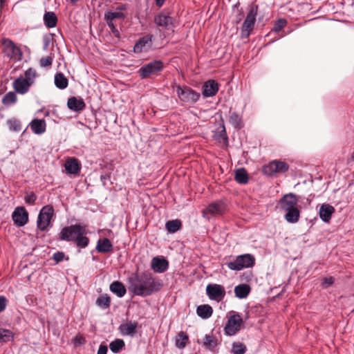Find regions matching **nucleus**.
Masks as SVG:
<instances>
[{"label":"nucleus","mask_w":354,"mask_h":354,"mask_svg":"<svg viewBox=\"0 0 354 354\" xmlns=\"http://www.w3.org/2000/svg\"><path fill=\"white\" fill-rule=\"evenodd\" d=\"M32 86L23 76H19L12 82V87L15 91L19 94L24 95L28 92Z\"/></svg>","instance_id":"18"},{"label":"nucleus","mask_w":354,"mask_h":354,"mask_svg":"<svg viewBox=\"0 0 354 354\" xmlns=\"http://www.w3.org/2000/svg\"><path fill=\"white\" fill-rule=\"evenodd\" d=\"M246 346L241 342H234L232 344V352L233 354H245Z\"/></svg>","instance_id":"42"},{"label":"nucleus","mask_w":354,"mask_h":354,"mask_svg":"<svg viewBox=\"0 0 354 354\" xmlns=\"http://www.w3.org/2000/svg\"><path fill=\"white\" fill-rule=\"evenodd\" d=\"M284 218L288 223H296L299 221L300 218V211L298 207L291 208L290 210L286 211Z\"/></svg>","instance_id":"28"},{"label":"nucleus","mask_w":354,"mask_h":354,"mask_svg":"<svg viewBox=\"0 0 354 354\" xmlns=\"http://www.w3.org/2000/svg\"><path fill=\"white\" fill-rule=\"evenodd\" d=\"M152 35H146L140 37L133 46V51L136 53L148 51L152 46Z\"/></svg>","instance_id":"17"},{"label":"nucleus","mask_w":354,"mask_h":354,"mask_svg":"<svg viewBox=\"0 0 354 354\" xmlns=\"http://www.w3.org/2000/svg\"><path fill=\"white\" fill-rule=\"evenodd\" d=\"M206 294L211 300L221 301L226 292L223 286L217 283H209L206 287Z\"/></svg>","instance_id":"12"},{"label":"nucleus","mask_w":354,"mask_h":354,"mask_svg":"<svg viewBox=\"0 0 354 354\" xmlns=\"http://www.w3.org/2000/svg\"><path fill=\"white\" fill-rule=\"evenodd\" d=\"M243 14L241 13L239 15V17L237 19V21H236V23L239 22L241 20V17H242Z\"/></svg>","instance_id":"57"},{"label":"nucleus","mask_w":354,"mask_h":354,"mask_svg":"<svg viewBox=\"0 0 354 354\" xmlns=\"http://www.w3.org/2000/svg\"><path fill=\"white\" fill-rule=\"evenodd\" d=\"M234 179L239 184H246L249 180L248 171L244 168L237 169L235 171Z\"/></svg>","instance_id":"31"},{"label":"nucleus","mask_w":354,"mask_h":354,"mask_svg":"<svg viewBox=\"0 0 354 354\" xmlns=\"http://www.w3.org/2000/svg\"><path fill=\"white\" fill-rule=\"evenodd\" d=\"M334 278L333 277H324L322 279V286L324 288H327L334 283Z\"/></svg>","instance_id":"48"},{"label":"nucleus","mask_w":354,"mask_h":354,"mask_svg":"<svg viewBox=\"0 0 354 354\" xmlns=\"http://www.w3.org/2000/svg\"><path fill=\"white\" fill-rule=\"evenodd\" d=\"M13 339V334L9 330L0 328V342H6Z\"/></svg>","instance_id":"41"},{"label":"nucleus","mask_w":354,"mask_h":354,"mask_svg":"<svg viewBox=\"0 0 354 354\" xmlns=\"http://www.w3.org/2000/svg\"><path fill=\"white\" fill-rule=\"evenodd\" d=\"M203 346L206 348H213L216 346V340L212 336L205 335L204 338Z\"/></svg>","instance_id":"44"},{"label":"nucleus","mask_w":354,"mask_h":354,"mask_svg":"<svg viewBox=\"0 0 354 354\" xmlns=\"http://www.w3.org/2000/svg\"><path fill=\"white\" fill-rule=\"evenodd\" d=\"M229 121L230 124L236 129L242 128V117L236 112L230 113Z\"/></svg>","instance_id":"36"},{"label":"nucleus","mask_w":354,"mask_h":354,"mask_svg":"<svg viewBox=\"0 0 354 354\" xmlns=\"http://www.w3.org/2000/svg\"><path fill=\"white\" fill-rule=\"evenodd\" d=\"M307 203H308V205H310V203H311V200H310V199L307 198Z\"/></svg>","instance_id":"59"},{"label":"nucleus","mask_w":354,"mask_h":354,"mask_svg":"<svg viewBox=\"0 0 354 354\" xmlns=\"http://www.w3.org/2000/svg\"><path fill=\"white\" fill-rule=\"evenodd\" d=\"M111 297L107 294L100 295L95 301V304L102 309H107L111 306Z\"/></svg>","instance_id":"33"},{"label":"nucleus","mask_w":354,"mask_h":354,"mask_svg":"<svg viewBox=\"0 0 354 354\" xmlns=\"http://www.w3.org/2000/svg\"><path fill=\"white\" fill-rule=\"evenodd\" d=\"M75 342L76 343H78V344H82L84 343L85 340H84V337H82L76 336V337H75Z\"/></svg>","instance_id":"54"},{"label":"nucleus","mask_w":354,"mask_h":354,"mask_svg":"<svg viewBox=\"0 0 354 354\" xmlns=\"http://www.w3.org/2000/svg\"><path fill=\"white\" fill-rule=\"evenodd\" d=\"M44 24L48 28H54L57 23V18L53 12H46L44 15Z\"/></svg>","instance_id":"34"},{"label":"nucleus","mask_w":354,"mask_h":354,"mask_svg":"<svg viewBox=\"0 0 354 354\" xmlns=\"http://www.w3.org/2000/svg\"><path fill=\"white\" fill-rule=\"evenodd\" d=\"M72 3H75L77 0H70Z\"/></svg>","instance_id":"58"},{"label":"nucleus","mask_w":354,"mask_h":354,"mask_svg":"<svg viewBox=\"0 0 354 354\" xmlns=\"http://www.w3.org/2000/svg\"><path fill=\"white\" fill-rule=\"evenodd\" d=\"M335 211V209L332 205L326 203L322 204L319 211V217L324 222L328 223Z\"/></svg>","instance_id":"22"},{"label":"nucleus","mask_w":354,"mask_h":354,"mask_svg":"<svg viewBox=\"0 0 354 354\" xmlns=\"http://www.w3.org/2000/svg\"><path fill=\"white\" fill-rule=\"evenodd\" d=\"M7 299L3 296H0V313L3 312L6 307Z\"/></svg>","instance_id":"50"},{"label":"nucleus","mask_w":354,"mask_h":354,"mask_svg":"<svg viewBox=\"0 0 354 354\" xmlns=\"http://www.w3.org/2000/svg\"><path fill=\"white\" fill-rule=\"evenodd\" d=\"M4 48V53L11 59L20 61L22 58V53L21 49L17 46L14 42L9 39H6L3 41Z\"/></svg>","instance_id":"14"},{"label":"nucleus","mask_w":354,"mask_h":354,"mask_svg":"<svg viewBox=\"0 0 354 354\" xmlns=\"http://www.w3.org/2000/svg\"><path fill=\"white\" fill-rule=\"evenodd\" d=\"M182 227V222L178 219L171 220L166 223L165 228L169 233H175Z\"/></svg>","instance_id":"35"},{"label":"nucleus","mask_w":354,"mask_h":354,"mask_svg":"<svg viewBox=\"0 0 354 354\" xmlns=\"http://www.w3.org/2000/svg\"><path fill=\"white\" fill-rule=\"evenodd\" d=\"M230 314L224 328L225 334L228 336L236 335L241 330L243 324V319L239 313L231 311Z\"/></svg>","instance_id":"6"},{"label":"nucleus","mask_w":354,"mask_h":354,"mask_svg":"<svg viewBox=\"0 0 354 354\" xmlns=\"http://www.w3.org/2000/svg\"><path fill=\"white\" fill-rule=\"evenodd\" d=\"M6 0H0V11L4 7Z\"/></svg>","instance_id":"56"},{"label":"nucleus","mask_w":354,"mask_h":354,"mask_svg":"<svg viewBox=\"0 0 354 354\" xmlns=\"http://www.w3.org/2000/svg\"><path fill=\"white\" fill-rule=\"evenodd\" d=\"M289 169V165L284 161L274 160L262 167V172L268 176H273L277 174H283Z\"/></svg>","instance_id":"7"},{"label":"nucleus","mask_w":354,"mask_h":354,"mask_svg":"<svg viewBox=\"0 0 354 354\" xmlns=\"http://www.w3.org/2000/svg\"><path fill=\"white\" fill-rule=\"evenodd\" d=\"M163 62L160 60H153L147 64L143 65L138 71L141 79H147L151 75L156 74L163 70Z\"/></svg>","instance_id":"10"},{"label":"nucleus","mask_w":354,"mask_h":354,"mask_svg":"<svg viewBox=\"0 0 354 354\" xmlns=\"http://www.w3.org/2000/svg\"><path fill=\"white\" fill-rule=\"evenodd\" d=\"M53 58L50 56L44 57L40 59L39 64L41 67H48L52 65Z\"/></svg>","instance_id":"47"},{"label":"nucleus","mask_w":354,"mask_h":354,"mask_svg":"<svg viewBox=\"0 0 354 354\" xmlns=\"http://www.w3.org/2000/svg\"><path fill=\"white\" fill-rule=\"evenodd\" d=\"M298 200L293 193L283 195L278 201L277 207L281 211L286 212L297 206Z\"/></svg>","instance_id":"13"},{"label":"nucleus","mask_w":354,"mask_h":354,"mask_svg":"<svg viewBox=\"0 0 354 354\" xmlns=\"http://www.w3.org/2000/svg\"><path fill=\"white\" fill-rule=\"evenodd\" d=\"M243 277L246 281H250L252 277V274L250 272H247L243 274Z\"/></svg>","instance_id":"53"},{"label":"nucleus","mask_w":354,"mask_h":354,"mask_svg":"<svg viewBox=\"0 0 354 354\" xmlns=\"http://www.w3.org/2000/svg\"><path fill=\"white\" fill-rule=\"evenodd\" d=\"M137 322H129L127 323L121 324L119 327V330L120 333L123 335H130L133 337L134 335L137 333V327H138Z\"/></svg>","instance_id":"23"},{"label":"nucleus","mask_w":354,"mask_h":354,"mask_svg":"<svg viewBox=\"0 0 354 354\" xmlns=\"http://www.w3.org/2000/svg\"><path fill=\"white\" fill-rule=\"evenodd\" d=\"M37 198V197L36 194L33 192H31L26 193L24 200L26 204L32 205L35 203Z\"/></svg>","instance_id":"46"},{"label":"nucleus","mask_w":354,"mask_h":354,"mask_svg":"<svg viewBox=\"0 0 354 354\" xmlns=\"http://www.w3.org/2000/svg\"><path fill=\"white\" fill-rule=\"evenodd\" d=\"M113 244L107 238L99 239L97 245L96 250L100 253H108L112 252Z\"/></svg>","instance_id":"26"},{"label":"nucleus","mask_w":354,"mask_h":354,"mask_svg":"<svg viewBox=\"0 0 354 354\" xmlns=\"http://www.w3.org/2000/svg\"><path fill=\"white\" fill-rule=\"evenodd\" d=\"M154 23L160 27L170 29L174 26V19L165 10H162L154 17Z\"/></svg>","instance_id":"16"},{"label":"nucleus","mask_w":354,"mask_h":354,"mask_svg":"<svg viewBox=\"0 0 354 354\" xmlns=\"http://www.w3.org/2000/svg\"><path fill=\"white\" fill-rule=\"evenodd\" d=\"M29 125L32 131L37 135L44 133L46 129V121L43 119H34Z\"/></svg>","instance_id":"25"},{"label":"nucleus","mask_w":354,"mask_h":354,"mask_svg":"<svg viewBox=\"0 0 354 354\" xmlns=\"http://www.w3.org/2000/svg\"><path fill=\"white\" fill-rule=\"evenodd\" d=\"M255 264V258L250 254H244L236 257L232 261L226 263L231 270L239 271L244 268H252Z\"/></svg>","instance_id":"3"},{"label":"nucleus","mask_w":354,"mask_h":354,"mask_svg":"<svg viewBox=\"0 0 354 354\" xmlns=\"http://www.w3.org/2000/svg\"><path fill=\"white\" fill-rule=\"evenodd\" d=\"M196 313L201 318L206 319L212 315L213 309L208 304L200 305L196 308Z\"/></svg>","instance_id":"29"},{"label":"nucleus","mask_w":354,"mask_h":354,"mask_svg":"<svg viewBox=\"0 0 354 354\" xmlns=\"http://www.w3.org/2000/svg\"><path fill=\"white\" fill-rule=\"evenodd\" d=\"M218 91V84L214 80H209L205 82L203 86V95L204 97H212Z\"/></svg>","instance_id":"19"},{"label":"nucleus","mask_w":354,"mask_h":354,"mask_svg":"<svg viewBox=\"0 0 354 354\" xmlns=\"http://www.w3.org/2000/svg\"><path fill=\"white\" fill-rule=\"evenodd\" d=\"M53 214L54 209L53 206L46 205L41 208L37 221V227L41 231H45L47 230Z\"/></svg>","instance_id":"9"},{"label":"nucleus","mask_w":354,"mask_h":354,"mask_svg":"<svg viewBox=\"0 0 354 354\" xmlns=\"http://www.w3.org/2000/svg\"><path fill=\"white\" fill-rule=\"evenodd\" d=\"M85 227L79 224L71 225L63 227L59 234V239L68 242H73L80 248H86L90 242L89 239L86 236Z\"/></svg>","instance_id":"2"},{"label":"nucleus","mask_w":354,"mask_h":354,"mask_svg":"<svg viewBox=\"0 0 354 354\" xmlns=\"http://www.w3.org/2000/svg\"><path fill=\"white\" fill-rule=\"evenodd\" d=\"M250 292V287L245 283L239 284L234 288L235 296L239 299L246 298Z\"/></svg>","instance_id":"30"},{"label":"nucleus","mask_w":354,"mask_h":354,"mask_svg":"<svg viewBox=\"0 0 354 354\" xmlns=\"http://www.w3.org/2000/svg\"><path fill=\"white\" fill-rule=\"evenodd\" d=\"M55 85L59 89H65L68 85V80L62 73H57L55 75Z\"/></svg>","instance_id":"32"},{"label":"nucleus","mask_w":354,"mask_h":354,"mask_svg":"<svg viewBox=\"0 0 354 354\" xmlns=\"http://www.w3.org/2000/svg\"><path fill=\"white\" fill-rule=\"evenodd\" d=\"M7 125L9 129L12 131L19 132L21 129V122L16 118H11L8 120Z\"/></svg>","instance_id":"40"},{"label":"nucleus","mask_w":354,"mask_h":354,"mask_svg":"<svg viewBox=\"0 0 354 354\" xmlns=\"http://www.w3.org/2000/svg\"><path fill=\"white\" fill-rule=\"evenodd\" d=\"M188 336L184 332H180L176 338V346L178 348H183L188 342Z\"/></svg>","instance_id":"39"},{"label":"nucleus","mask_w":354,"mask_h":354,"mask_svg":"<svg viewBox=\"0 0 354 354\" xmlns=\"http://www.w3.org/2000/svg\"><path fill=\"white\" fill-rule=\"evenodd\" d=\"M176 91L179 99L185 103L194 104L196 102L200 97V93L187 86H181L177 85L176 86Z\"/></svg>","instance_id":"8"},{"label":"nucleus","mask_w":354,"mask_h":354,"mask_svg":"<svg viewBox=\"0 0 354 354\" xmlns=\"http://www.w3.org/2000/svg\"><path fill=\"white\" fill-rule=\"evenodd\" d=\"M227 211L226 203L223 201H216L209 203L207 207L203 210V216L209 219L208 214L211 216H222Z\"/></svg>","instance_id":"11"},{"label":"nucleus","mask_w":354,"mask_h":354,"mask_svg":"<svg viewBox=\"0 0 354 354\" xmlns=\"http://www.w3.org/2000/svg\"><path fill=\"white\" fill-rule=\"evenodd\" d=\"M287 24V20L283 18H280L274 21L272 31L274 32H280Z\"/></svg>","instance_id":"43"},{"label":"nucleus","mask_w":354,"mask_h":354,"mask_svg":"<svg viewBox=\"0 0 354 354\" xmlns=\"http://www.w3.org/2000/svg\"><path fill=\"white\" fill-rule=\"evenodd\" d=\"M109 288L110 290L113 293L115 294L118 297H124L127 292V289L124 285L119 281H114L112 282Z\"/></svg>","instance_id":"27"},{"label":"nucleus","mask_w":354,"mask_h":354,"mask_svg":"<svg viewBox=\"0 0 354 354\" xmlns=\"http://www.w3.org/2000/svg\"><path fill=\"white\" fill-rule=\"evenodd\" d=\"M36 75V71L32 68H30L26 71L24 79L26 80L30 84L32 85Z\"/></svg>","instance_id":"45"},{"label":"nucleus","mask_w":354,"mask_h":354,"mask_svg":"<svg viewBox=\"0 0 354 354\" xmlns=\"http://www.w3.org/2000/svg\"><path fill=\"white\" fill-rule=\"evenodd\" d=\"M257 12V5H251L248 8V12L241 26V37L242 39L248 38L252 32L256 22Z\"/></svg>","instance_id":"4"},{"label":"nucleus","mask_w":354,"mask_h":354,"mask_svg":"<svg viewBox=\"0 0 354 354\" xmlns=\"http://www.w3.org/2000/svg\"><path fill=\"white\" fill-rule=\"evenodd\" d=\"M65 169L70 174H77L81 169V165L77 159L75 158H68L64 165Z\"/></svg>","instance_id":"24"},{"label":"nucleus","mask_w":354,"mask_h":354,"mask_svg":"<svg viewBox=\"0 0 354 354\" xmlns=\"http://www.w3.org/2000/svg\"><path fill=\"white\" fill-rule=\"evenodd\" d=\"M165 1V0H155L156 5L158 8L162 7V6L164 5Z\"/></svg>","instance_id":"55"},{"label":"nucleus","mask_w":354,"mask_h":354,"mask_svg":"<svg viewBox=\"0 0 354 354\" xmlns=\"http://www.w3.org/2000/svg\"><path fill=\"white\" fill-rule=\"evenodd\" d=\"M12 218L16 225L22 227L28 223V213L24 207H17L12 212Z\"/></svg>","instance_id":"15"},{"label":"nucleus","mask_w":354,"mask_h":354,"mask_svg":"<svg viewBox=\"0 0 354 354\" xmlns=\"http://www.w3.org/2000/svg\"><path fill=\"white\" fill-rule=\"evenodd\" d=\"M67 106L70 110L79 112L85 109L86 104L81 97H71L68 100Z\"/></svg>","instance_id":"21"},{"label":"nucleus","mask_w":354,"mask_h":354,"mask_svg":"<svg viewBox=\"0 0 354 354\" xmlns=\"http://www.w3.org/2000/svg\"><path fill=\"white\" fill-rule=\"evenodd\" d=\"M125 346V343L122 339H115L109 344V348L113 353H118Z\"/></svg>","instance_id":"37"},{"label":"nucleus","mask_w":354,"mask_h":354,"mask_svg":"<svg viewBox=\"0 0 354 354\" xmlns=\"http://www.w3.org/2000/svg\"><path fill=\"white\" fill-rule=\"evenodd\" d=\"M129 292L138 296L147 297L159 290L160 283L148 272L131 273L128 279Z\"/></svg>","instance_id":"1"},{"label":"nucleus","mask_w":354,"mask_h":354,"mask_svg":"<svg viewBox=\"0 0 354 354\" xmlns=\"http://www.w3.org/2000/svg\"><path fill=\"white\" fill-rule=\"evenodd\" d=\"M124 18V14L120 11H108L104 14V19L108 26L113 35L117 38L120 37V34L117 26L122 24Z\"/></svg>","instance_id":"5"},{"label":"nucleus","mask_w":354,"mask_h":354,"mask_svg":"<svg viewBox=\"0 0 354 354\" xmlns=\"http://www.w3.org/2000/svg\"><path fill=\"white\" fill-rule=\"evenodd\" d=\"M169 266L167 260L165 258H160L158 257H153L151 260V268L154 272L158 273H162L165 272Z\"/></svg>","instance_id":"20"},{"label":"nucleus","mask_w":354,"mask_h":354,"mask_svg":"<svg viewBox=\"0 0 354 354\" xmlns=\"http://www.w3.org/2000/svg\"><path fill=\"white\" fill-rule=\"evenodd\" d=\"M17 100L16 93L13 91H10L3 97L2 103L6 106H9L16 103Z\"/></svg>","instance_id":"38"},{"label":"nucleus","mask_w":354,"mask_h":354,"mask_svg":"<svg viewBox=\"0 0 354 354\" xmlns=\"http://www.w3.org/2000/svg\"><path fill=\"white\" fill-rule=\"evenodd\" d=\"M43 41H44V50H48V48L49 46V44H50V39L49 37H44V39H43Z\"/></svg>","instance_id":"52"},{"label":"nucleus","mask_w":354,"mask_h":354,"mask_svg":"<svg viewBox=\"0 0 354 354\" xmlns=\"http://www.w3.org/2000/svg\"><path fill=\"white\" fill-rule=\"evenodd\" d=\"M108 351V347L106 345L101 344L99 346L97 354H106Z\"/></svg>","instance_id":"51"},{"label":"nucleus","mask_w":354,"mask_h":354,"mask_svg":"<svg viewBox=\"0 0 354 354\" xmlns=\"http://www.w3.org/2000/svg\"><path fill=\"white\" fill-rule=\"evenodd\" d=\"M65 254L63 252H57L53 256V259L56 263H59L64 260Z\"/></svg>","instance_id":"49"}]
</instances>
